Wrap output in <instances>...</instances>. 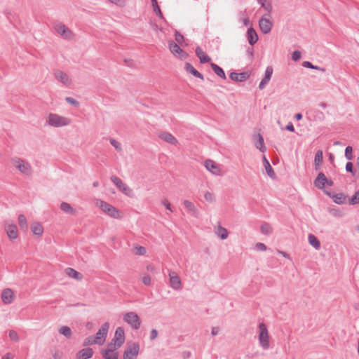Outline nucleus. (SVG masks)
Wrapping results in <instances>:
<instances>
[{"mask_svg": "<svg viewBox=\"0 0 359 359\" xmlns=\"http://www.w3.org/2000/svg\"><path fill=\"white\" fill-rule=\"evenodd\" d=\"M69 118L61 116L57 114L50 113L48 117L47 123L53 127L58 128L67 126L70 123Z\"/></svg>", "mask_w": 359, "mask_h": 359, "instance_id": "f03ea898", "label": "nucleus"}, {"mask_svg": "<svg viewBox=\"0 0 359 359\" xmlns=\"http://www.w3.org/2000/svg\"><path fill=\"white\" fill-rule=\"evenodd\" d=\"M110 2L118 5L119 6H124V1L123 0H109Z\"/></svg>", "mask_w": 359, "mask_h": 359, "instance_id": "e2e57ef3", "label": "nucleus"}, {"mask_svg": "<svg viewBox=\"0 0 359 359\" xmlns=\"http://www.w3.org/2000/svg\"><path fill=\"white\" fill-rule=\"evenodd\" d=\"M263 163L268 176L273 180L276 179V175L265 156H263Z\"/></svg>", "mask_w": 359, "mask_h": 359, "instance_id": "393cba45", "label": "nucleus"}, {"mask_svg": "<svg viewBox=\"0 0 359 359\" xmlns=\"http://www.w3.org/2000/svg\"><path fill=\"white\" fill-rule=\"evenodd\" d=\"M8 335L12 341L15 342L19 341L20 338L18 334L15 330H10Z\"/></svg>", "mask_w": 359, "mask_h": 359, "instance_id": "8fccbe9b", "label": "nucleus"}, {"mask_svg": "<svg viewBox=\"0 0 359 359\" xmlns=\"http://www.w3.org/2000/svg\"><path fill=\"white\" fill-rule=\"evenodd\" d=\"M109 327V325L108 323H104L102 324L101 327L99 329L97 332L96 333L95 337H100L101 339H103L105 340L108 330Z\"/></svg>", "mask_w": 359, "mask_h": 359, "instance_id": "2f4dec72", "label": "nucleus"}, {"mask_svg": "<svg viewBox=\"0 0 359 359\" xmlns=\"http://www.w3.org/2000/svg\"><path fill=\"white\" fill-rule=\"evenodd\" d=\"M205 199L208 202H212L215 201V197L212 193L209 191L205 192L204 194Z\"/></svg>", "mask_w": 359, "mask_h": 359, "instance_id": "864d4df0", "label": "nucleus"}, {"mask_svg": "<svg viewBox=\"0 0 359 359\" xmlns=\"http://www.w3.org/2000/svg\"><path fill=\"white\" fill-rule=\"evenodd\" d=\"M285 129L290 132L294 131V127L291 122L288 123V124L285 126Z\"/></svg>", "mask_w": 359, "mask_h": 359, "instance_id": "0e129e2a", "label": "nucleus"}, {"mask_svg": "<svg viewBox=\"0 0 359 359\" xmlns=\"http://www.w3.org/2000/svg\"><path fill=\"white\" fill-rule=\"evenodd\" d=\"M140 351V344L134 342L128 344L123 353V359H136Z\"/></svg>", "mask_w": 359, "mask_h": 359, "instance_id": "423d86ee", "label": "nucleus"}, {"mask_svg": "<svg viewBox=\"0 0 359 359\" xmlns=\"http://www.w3.org/2000/svg\"><path fill=\"white\" fill-rule=\"evenodd\" d=\"M1 359H13V355L11 353H7L1 358Z\"/></svg>", "mask_w": 359, "mask_h": 359, "instance_id": "774afa93", "label": "nucleus"}, {"mask_svg": "<svg viewBox=\"0 0 359 359\" xmlns=\"http://www.w3.org/2000/svg\"><path fill=\"white\" fill-rule=\"evenodd\" d=\"M260 231L264 235H269L272 233V228L269 224L264 222L261 225Z\"/></svg>", "mask_w": 359, "mask_h": 359, "instance_id": "ea45409f", "label": "nucleus"}, {"mask_svg": "<svg viewBox=\"0 0 359 359\" xmlns=\"http://www.w3.org/2000/svg\"><path fill=\"white\" fill-rule=\"evenodd\" d=\"M324 193L332 198L333 201L337 204L341 205L346 203L347 196L344 193L334 194L327 190H324Z\"/></svg>", "mask_w": 359, "mask_h": 359, "instance_id": "9b49d317", "label": "nucleus"}, {"mask_svg": "<svg viewBox=\"0 0 359 359\" xmlns=\"http://www.w3.org/2000/svg\"><path fill=\"white\" fill-rule=\"evenodd\" d=\"M210 67L212 71L220 78L226 79V76L224 69L215 63H211Z\"/></svg>", "mask_w": 359, "mask_h": 359, "instance_id": "72a5a7b5", "label": "nucleus"}, {"mask_svg": "<svg viewBox=\"0 0 359 359\" xmlns=\"http://www.w3.org/2000/svg\"><path fill=\"white\" fill-rule=\"evenodd\" d=\"M151 5L153 7L154 11L155 12L156 15L158 17H159L160 18L163 19L164 17H163V15L161 12V10L158 4L157 0H151Z\"/></svg>", "mask_w": 359, "mask_h": 359, "instance_id": "4c0bfd02", "label": "nucleus"}, {"mask_svg": "<svg viewBox=\"0 0 359 359\" xmlns=\"http://www.w3.org/2000/svg\"><path fill=\"white\" fill-rule=\"evenodd\" d=\"M55 30L65 39H71L73 36L72 32L64 24L58 22L54 25Z\"/></svg>", "mask_w": 359, "mask_h": 359, "instance_id": "1a4fd4ad", "label": "nucleus"}, {"mask_svg": "<svg viewBox=\"0 0 359 359\" xmlns=\"http://www.w3.org/2000/svg\"><path fill=\"white\" fill-rule=\"evenodd\" d=\"M104 342V339H101L100 337H93L90 336L87 338H86L83 341V346H88L93 344H99L102 345Z\"/></svg>", "mask_w": 359, "mask_h": 359, "instance_id": "6ab92c4d", "label": "nucleus"}, {"mask_svg": "<svg viewBox=\"0 0 359 359\" xmlns=\"http://www.w3.org/2000/svg\"><path fill=\"white\" fill-rule=\"evenodd\" d=\"M109 348L102 349L101 354L104 359H118V353L116 352L112 348V344H108Z\"/></svg>", "mask_w": 359, "mask_h": 359, "instance_id": "4468645a", "label": "nucleus"}, {"mask_svg": "<svg viewBox=\"0 0 359 359\" xmlns=\"http://www.w3.org/2000/svg\"><path fill=\"white\" fill-rule=\"evenodd\" d=\"M302 57V53L299 50H294L292 54V59L294 61H298Z\"/></svg>", "mask_w": 359, "mask_h": 359, "instance_id": "603ef678", "label": "nucleus"}, {"mask_svg": "<svg viewBox=\"0 0 359 359\" xmlns=\"http://www.w3.org/2000/svg\"><path fill=\"white\" fill-rule=\"evenodd\" d=\"M6 231L8 238L13 240L18 238V228L15 224H9L6 226Z\"/></svg>", "mask_w": 359, "mask_h": 359, "instance_id": "a878e982", "label": "nucleus"}, {"mask_svg": "<svg viewBox=\"0 0 359 359\" xmlns=\"http://www.w3.org/2000/svg\"><path fill=\"white\" fill-rule=\"evenodd\" d=\"M113 341H114V346L115 349L120 348L123 344L125 341V332L122 327L116 328Z\"/></svg>", "mask_w": 359, "mask_h": 359, "instance_id": "9d476101", "label": "nucleus"}, {"mask_svg": "<svg viewBox=\"0 0 359 359\" xmlns=\"http://www.w3.org/2000/svg\"><path fill=\"white\" fill-rule=\"evenodd\" d=\"M97 205L104 213H106L111 217L115 219H120L122 217L121 212L116 208L114 207L109 203L104 201L99 200L97 202Z\"/></svg>", "mask_w": 359, "mask_h": 359, "instance_id": "f257e3e1", "label": "nucleus"}, {"mask_svg": "<svg viewBox=\"0 0 359 359\" xmlns=\"http://www.w3.org/2000/svg\"><path fill=\"white\" fill-rule=\"evenodd\" d=\"M162 203H163V205L165 206V208L168 210H169V211H170V212H172V208H171V205H170V203H169V201H168V200H166V199L163 200V201H162Z\"/></svg>", "mask_w": 359, "mask_h": 359, "instance_id": "13d9d810", "label": "nucleus"}, {"mask_svg": "<svg viewBox=\"0 0 359 359\" xmlns=\"http://www.w3.org/2000/svg\"><path fill=\"white\" fill-rule=\"evenodd\" d=\"M249 77L250 73L248 72H243L241 73L233 72L229 75V78L235 82L245 81L249 79Z\"/></svg>", "mask_w": 359, "mask_h": 359, "instance_id": "ddd939ff", "label": "nucleus"}, {"mask_svg": "<svg viewBox=\"0 0 359 359\" xmlns=\"http://www.w3.org/2000/svg\"><path fill=\"white\" fill-rule=\"evenodd\" d=\"M273 67L271 66H268L265 70L264 77L263 79L270 81L273 74Z\"/></svg>", "mask_w": 359, "mask_h": 359, "instance_id": "c03bdc74", "label": "nucleus"}, {"mask_svg": "<svg viewBox=\"0 0 359 359\" xmlns=\"http://www.w3.org/2000/svg\"><path fill=\"white\" fill-rule=\"evenodd\" d=\"M18 223L21 229H22L23 231L27 230L28 225L27 222V219L24 215L21 214L18 216Z\"/></svg>", "mask_w": 359, "mask_h": 359, "instance_id": "58836bf2", "label": "nucleus"}, {"mask_svg": "<svg viewBox=\"0 0 359 359\" xmlns=\"http://www.w3.org/2000/svg\"><path fill=\"white\" fill-rule=\"evenodd\" d=\"M169 276L170 287L176 290L180 289L182 283L179 276L175 272H170Z\"/></svg>", "mask_w": 359, "mask_h": 359, "instance_id": "a211bd4d", "label": "nucleus"}, {"mask_svg": "<svg viewBox=\"0 0 359 359\" xmlns=\"http://www.w3.org/2000/svg\"><path fill=\"white\" fill-rule=\"evenodd\" d=\"M65 100L67 103H69V104H71L75 107H79L80 105L79 102L72 97H67L65 98Z\"/></svg>", "mask_w": 359, "mask_h": 359, "instance_id": "09e8293b", "label": "nucleus"}, {"mask_svg": "<svg viewBox=\"0 0 359 359\" xmlns=\"http://www.w3.org/2000/svg\"><path fill=\"white\" fill-rule=\"evenodd\" d=\"M196 56L199 58L201 64L209 62L211 58L205 54L203 49L200 46H197L195 49Z\"/></svg>", "mask_w": 359, "mask_h": 359, "instance_id": "412c9836", "label": "nucleus"}, {"mask_svg": "<svg viewBox=\"0 0 359 359\" xmlns=\"http://www.w3.org/2000/svg\"><path fill=\"white\" fill-rule=\"evenodd\" d=\"M302 66L306 68H314V65L310 61H304L302 62Z\"/></svg>", "mask_w": 359, "mask_h": 359, "instance_id": "052dcab7", "label": "nucleus"}, {"mask_svg": "<svg viewBox=\"0 0 359 359\" xmlns=\"http://www.w3.org/2000/svg\"><path fill=\"white\" fill-rule=\"evenodd\" d=\"M205 166L208 171L213 174L218 175L220 172L219 168L214 161L206 160L205 161Z\"/></svg>", "mask_w": 359, "mask_h": 359, "instance_id": "b1692460", "label": "nucleus"}, {"mask_svg": "<svg viewBox=\"0 0 359 359\" xmlns=\"http://www.w3.org/2000/svg\"><path fill=\"white\" fill-rule=\"evenodd\" d=\"M185 70L190 73L191 74H192L193 76H194L196 78H199L201 79V80H204V76L203 75L200 73L198 70H196L192 65H191L189 62H186L185 64V67H184Z\"/></svg>", "mask_w": 359, "mask_h": 359, "instance_id": "bb28decb", "label": "nucleus"}, {"mask_svg": "<svg viewBox=\"0 0 359 359\" xmlns=\"http://www.w3.org/2000/svg\"><path fill=\"white\" fill-rule=\"evenodd\" d=\"M346 171L351 173L353 176L355 174V170L353 169V164L351 162H347L346 164Z\"/></svg>", "mask_w": 359, "mask_h": 359, "instance_id": "3c124183", "label": "nucleus"}, {"mask_svg": "<svg viewBox=\"0 0 359 359\" xmlns=\"http://www.w3.org/2000/svg\"><path fill=\"white\" fill-rule=\"evenodd\" d=\"M168 48L170 52L180 60H185L189 56L188 53L182 50L180 45L172 40L168 41Z\"/></svg>", "mask_w": 359, "mask_h": 359, "instance_id": "0eeeda50", "label": "nucleus"}, {"mask_svg": "<svg viewBox=\"0 0 359 359\" xmlns=\"http://www.w3.org/2000/svg\"><path fill=\"white\" fill-rule=\"evenodd\" d=\"M218 332H219V328L218 327H213L212 328L211 334H212V336H215V335L218 334Z\"/></svg>", "mask_w": 359, "mask_h": 359, "instance_id": "338daca9", "label": "nucleus"}, {"mask_svg": "<svg viewBox=\"0 0 359 359\" xmlns=\"http://www.w3.org/2000/svg\"><path fill=\"white\" fill-rule=\"evenodd\" d=\"M31 230L33 234L38 237L41 236L43 233V228L42 225L39 222H34L31 225Z\"/></svg>", "mask_w": 359, "mask_h": 359, "instance_id": "c756f323", "label": "nucleus"}, {"mask_svg": "<svg viewBox=\"0 0 359 359\" xmlns=\"http://www.w3.org/2000/svg\"><path fill=\"white\" fill-rule=\"evenodd\" d=\"M158 337V331L156 329H152L150 333V340L153 341Z\"/></svg>", "mask_w": 359, "mask_h": 359, "instance_id": "4d7b16f0", "label": "nucleus"}, {"mask_svg": "<svg viewBox=\"0 0 359 359\" xmlns=\"http://www.w3.org/2000/svg\"><path fill=\"white\" fill-rule=\"evenodd\" d=\"M158 137L161 140L172 145H176L178 143L177 140L171 133L168 132H161Z\"/></svg>", "mask_w": 359, "mask_h": 359, "instance_id": "4be33fe9", "label": "nucleus"}, {"mask_svg": "<svg viewBox=\"0 0 359 359\" xmlns=\"http://www.w3.org/2000/svg\"><path fill=\"white\" fill-rule=\"evenodd\" d=\"M308 241L309 244L315 249L318 250L320 248V242L315 235L310 233L308 236Z\"/></svg>", "mask_w": 359, "mask_h": 359, "instance_id": "f704fd0d", "label": "nucleus"}, {"mask_svg": "<svg viewBox=\"0 0 359 359\" xmlns=\"http://www.w3.org/2000/svg\"><path fill=\"white\" fill-rule=\"evenodd\" d=\"M123 320L133 330H138L141 325V320L137 313L134 311L127 312L123 315Z\"/></svg>", "mask_w": 359, "mask_h": 359, "instance_id": "7ed1b4c3", "label": "nucleus"}, {"mask_svg": "<svg viewBox=\"0 0 359 359\" xmlns=\"http://www.w3.org/2000/svg\"><path fill=\"white\" fill-rule=\"evenodd\" d=\"M327 182V177L323 172H320L316 178L313 181V185L318 189L325 190V182Z\"/></svg>", "mask_w": 359, "mask_h": 359, "instance_id": "2eb2a0df", "label": "nucleus"}, {"mask_svg": "<svg viewBox=\"0 0 359 359\" xmlns=\"http://www.w3.org/2000/svg\"><path fill=\"white\" fill-rule=\"evenodd\" d=\"M59 334L65 336L67 339H70L72 336V332L69 327L63 325L58 330Z\"/></svg>", "mask_w": 359, "mask_h": 359, "instance_id": "c9c22d12", "label": "nucleus"}, {"mask_svg": "<svg viewBox=\"0 0 359 359\" xmlns=\"http://www.w3.org/2000/svg\"><path fill=\"white\" fill-rule=\"evenodd\" d=\"M184 206L186 207V208L191 213V215L193 216H194L195 217H198V215H199V211L198 210V209L196 208V206L194 205V204L188 201V200H184V202H183Z\"/></svg>", "mask_w": 359, "mask_h": 359, "instance_id": "cd10ccee", "label": "nucleus"}, {"mask_svg": "<svg viewBox=\"0 0 359 359\" xmlns=\"http://www.w3.org/2000/svg\"><path fill=\"white\" fill-rule=\"evenodd\" d=\"M323 161V153L322 150H318L315 154L314 163L322 164Z\"/></svg>", "mask_w": 359, "mask_h": 359, "instance_id": "79ce46f5", "label": "nucleus"}, {"mask_svg": "<svg viewBox=\"0 0 359 359\" xmlns=\"http://www.w3.org/2000/svg\"><path fill=\"white\" fill-rule=\"evenodd\" d=\"M60 208L61 210L66 214L74 215L76 212V210L74 208H72V206L69 203L67 202H62L60 203Z\"/></svg>", "mask_w": 359, "mask_h": 359, "instance_id": "c85d7f7f", "label": "nucleus"}, {"mask_svg": "<svg viewBox=\"0 0 359 359\" xmlns=\"http://www.w3.org/2000/svg\"><path fill=\"white\" fill-rule=\"evenodd\" d=\"M258 2L261 4V6L268 11V13L264 14V16L270 17V13L272 11V6L270 3H267L266 0H258Z\"/></svg>", "mask_w": 359, "mask_h": 359, "instance_id": "e433bc0d", "label": "nucleus"}, {"mask_svg": "<svg viewBox=\"0 0 359 359\" xmlns=\"http://www.w3.org/2000/svg\"><path fill=\"white\" fill-rule=\"evenodd\" d=\"M269 81H268L267 80L264 79H262V80L261 81V82L259 83V88L260 90H262L265 88L266 85L269 83Z\"/></svg>", "mask_w": 359, "mask_h": 359, "instance_id": "680f3d73", "label": "nucleus"}, {"mask_svg": "<svg viewBox=\"0 0 359 359\" xmlns=\"http://www.w3.org/2000/svg\"><path fill=\"white\" fill-rule=\"evenodd\" d=\"M256 248L259 250L264 251L266 250V246L262 243H257L256 244Z\"/></svg>", "mask_w": 359, "mask_h": 359, "instance_id": "bf43d9fd", "label": "nucleus"}, {"mask_svg": "<svg viewBox=\"0 0 359 359\" xmlns=\"http://www.w3.org/2000/svg\"><path fill=\"white\" fill-rule=\"evenodd\" d=\"M12 161L15 168L20 172L27 176L32 175V168L31 165L28 162L20 158H13Z\"/></svg>", "mask_w": 359, "mask_h": 359, "instance_id": "39448f33", "label": "nucleus"}, {"mask_svg": "<svg viewBox=\"0 0 359 359\" xmlns=\"http://www.w3.org/2000/svg\"><path fill=\"white\" fill-rule=\"evenodd\" d=\"M111 181L116 186V187L128 196H132L133 195V190L129 188L123 181L116 176L112 175L110 177Z\"/></svg>", "mask_w": 359, "mask_h": 359, "instance_id": "6e6552de", "label": "nucleus"}, {"mask_svg": "<svg viewBox=\"0 0 359 359\" xmlns=\"http://www.w3.org/2000/svg\"><path fill=\"white\" fill-rule=\"evenodd\" d=\"M348 203L351 205L359 203V189L348 199Z\"/></svg>", "mask_w": 359, "mask_h": 359, "instance_id": "37998d69", "label": "nucleus"}, {"mask_svg": "<svg viewBox=\"0 0 359 359\" xmlns=\"http://www.w3.org/2000/svg\"><path fill=\"white\" fill-rule=\"evenodd\" d=\"M93 355V350L91 348L87 347L80 350L77 354V359H89Z\"/></svg>", "mask_w": 359, "mask_h": 359, "instance_id": "aec40b11", "label": "nucleus"}, {"mask_svg": "<svg viewBox=\"0 0 359 359\" xmlns=\"http://www.w3.org/2000/svg\"><path fill=\"white\" fill-rule=\"evenodd\" d=\"M135 254L138 255H144L147 252V249L143 246L136 245L134 248Z\"/></svg>", "mask_w": 359, "mask_h": 359, "instance_id": "49530a36", "label": "nucleus"}, {"mask_svg": "<svg viewBox=\"0 0 359 359\" xmlns=\"http://www.w3.org/2000/svg\"><path fill=\"white\" fill-rule=\"evenodd\" d=\"M15 295L13 290L10 288H6L2 291L1 300L5 304H10L14 300Z\"/></svg>", "mask_w": 359, "mask_h": 359, "instance_id": "dca6fc26", "label": "nucleus"}, {"mask_svg": "<svg viewBox=\"0 0 359 359\" xmlns=\"http://www.w3.org/2000/svg\"><path fill=\"white\" fill-rule=\"evenodd\" d=\"M217 235L221 239L224 240L228 237V231L226 229L219 226L217 230Z\"/></svg>", "mask_w": 359, "mask_h": 359, "instance_id": "a19ab883", "label": "nucleus"}, {"mask_svg": "<svg viewBox=\"0 0 359 359\" xmlns=\"http://www.w3.org/2000/svg\"><path fill=\"white\" fill-rule=\"evenodd\" d=\"M265 17L266 16L264 15L260 18L259 25L262 32L266 34H269L271 31L273 23L269 20V19H267Z\"/></svg>", "mask_w": 359, "mask_h": 359, "instance_id": "f8f14e48", "label": "nucleus"}, {"mask_svg": "<svg viewBox=\"0 0 359 359\" xmlns=\"http://www.w3.org/2000/svg\"><path fill=\"white\" fill-rule=\"evenodd\" d=\"M345 157L347 160H352L353 158V149L351 146H348L345 149Z\"/></svg>", "mask_w": 359, "mask_h": 359, "instance_id": "a18cd8bd", "label": "nucleus"}, {"mask_svg": "<svg viewBox=\"0 0 359 359\" xmlns=\"http://www.w3.org/2000/svg\"><path fill=\"white\" fill-rule=\"evenodd\" d=\"M259 341L260 346L264 349L267 350L269 348V335L266 325L264 323L259 324Z\"/></svg>", "mask_w": 359, "mask_h": 359, "instance_id": "20e7f679", "label": "nucleus"}, {"mask_svg": "<svg viewBox=\"0 0 359 359\" xmlns=\"http://www.w3.org/2000/svg\"><path fill=\"white\" fill-rule=\"evenodd\" d=\"M65 271L68 276L73 278L74 279L80 280L83 278V275L72 268H67Z\"/></svg>", "mask_w": 359, "mask_h": 359, "instance_id": "473e14b6", "label": "nucleus"}, {"mask_svg": "<svg viewBox=\"0 0 359 359\" xmlns=\"http://www.w3.org/2000/svg\"><path fill=\"white\" fill-rule=\"evenodd\" d=\"M111 144L116 148L118 151L121 150V144L114 139H110Z\"/></svg>", "mask_w": 359, "mask_h": 359, "instance_id": "6e6d98bb", "label": "nucleus"}, {"mask_svg": "<svg viewBox=\"0 0 359 359\" xmlns=\"http://www.w3.org/2000/svg\"><path fill=\"white\" fill-rule=\"evenodd\" d=\"M5 14L6 15L7 18L8 19V20L10 22H11L12 21V18H13V13H11V11H6L5 12Z\"/></svg>", "mask_w": 359, "mask_h": 359, "instance_id": "69168bd1", "label": "nucleus"}, {"mask_svg": "<svg viewBox=\"0 0 359 359\" xmlns=\"http://www.w3.org/2000/svg\"><path fill=\"white\" fill-rule=\"evenodd\" d=\"M175 39L177 41V43L180 44V45H182V43L184 41V36L182 34H181L180 33V32H178L177 30L175 32Z\"/></svg>", "mask_w": 359, "mask_h": 359, "instance_id": "de8ad7c7", "label": "nucleus"}, {"mask_svg": "<svg viewBox=\"0 0 359 359\" xmlns=\"http://www.w3.org/2000/svg\"><path fill=\"white\" fill-rule=\"evenodd\" d=\"M55 77L66 86H69L72 83V80L69 78L68 75L62 71H56L55 72Z\"/></svg>", "mask_w": 359, "mask_h": 359, "instance_id": "f3484780", "label": "nucleus"}, {"mask_svg": "<svg viewBox=\"0 0 359 359\" xmlns=\"http://www.w3.org/2000/svg\"><path fill=\"white\" fill-rule=\"evenodd\" d=\"M142 282L145 285H150L151 283V278L149 274H146L142 278Z\"/></svg>", "mask_w": 359, "mask_h": 359, "instance_id": "5fc2aeb1", "label": "nucleus"}, {"mask_svg": "<svg viewBox=\"0 0 359 359\" xmlns=\"http://www.w3.org/2000/svg\"><path fill=\"white\" fill-rule=\"evenodd\" d=\"M257 141L255 142V147L258 149L261 152L264 153L266 151V147L264 145V138L262 135L259 133L256 135Z\"/></svg>", "mask_w": 359, "mask_h": 359, "instance_id": "7c9ffc66", "label": "nucleus"}, {"mask_svg": "<svg viewBox=\"0 0 359 359\" xmlns=\"http://www.w3.org/2000/svg\"><path fill=\"white\" fill-rule=\"evenodd\" d=\"M247 38L248 43L251 46H254L258 41V35L256 31L252 27L248 29Z\"/></svg>", "mask_w": 359, "mask_h": 359, "instance_id": "5701e85b", "label": "nucleus"}]
</instances>
